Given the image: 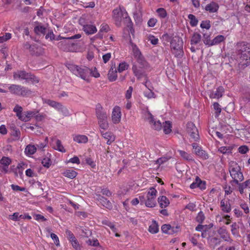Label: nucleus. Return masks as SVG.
<instances>
[{
	"mask_svg": "<svg viewBox=\"0 0 250 250\" xmlns=\"http://www.w3.org/2000/svg\"><path fill=\"white\" fill-rule=\"evenodd\" d=\"M237 59L239 65L247 66L250 64V44L241 42L237 44Z\"/></svg>",
	"mask_w": 250,
	"mask_h": 250,
	"instance_id": "f257e3e1",
	"label": "nucleus"
},
{
	"mask_svg": "<svg viewBox=\"0 0 250 250\" xmlns=\"http://www.w3.org/2000/svg\"><path fill=\"white\" fill-rule=\"evenodd\" d=\"M156 12H157L158 15H159V16L161 18H165L167 16V12H166V10L164 8H158L156 10Z\"/></svg>",
	"mask_w": 250,
	"mask_h": 250,
	"instance_id": "603ef678",
	"label": "nucleus"
},
{
	"mask_svg": "<svg viewBox=\"0 0 250 250\" xmlns=\"http://www.w3.org/2000/svg\"><path fill=\"white\" fill-rule=\"evenodd\" d=\"M9 89L12 94L19 96H24L29 93L27 89L19 85L12 84L9 86Z\"/></svg>",
	"mask_w": 250,
	"mask_h": 250,
	"instance_id": "ddd939ff",
	"label": "nucleus"
},
{
	"mask_svg": "<svg viewBox=\"0 0 250 250\" xmlns=\"http://www.w3.org/2000/svg\"><path fill=\"white\" fill-rule=\"evenodd\" d=\"M27 45L29 46L30 52L33 54L39 55L43 52L42 48L39 44L34 43L31 45Z\"/></svg>",
	"mask_w": 250,
	"mask_h": 250,
	"instance_id": "4be33fe9",
	"label": "nucleus"
},
{
	"mask_svg": "<svg viewBox=\"0 0 250 250\" xmlns=\"http://www.w3.org/2000/svg\"><path fill=\"white\" fill-rule=\"evenodd\" d=\"M217 233L220 237L225 241L231 243L232 240L230 237L229 233L228 232L226 227H222L217 229Z\"/></svg>",
	"mask_w": 250,
	"mask_h": 250,
	"instance_id": "a211bd4d",
	"label": "nucleus"
},
{
	"mask_svg": "<svg viewBox=\"0 0 250 250\" xmlns=\"http://www.w3.org/2000/svg\"><path fill=\"white\" fill-rule=\"evenodd\" d=\"M171 47L173 53L177 57H180L183 54V41L179 37H174L170 42Z\"/></svg>",
	"mask_w": 250,
	"mask_h": 250,
	"instance_id": "9b49d317",
	"label": "nucleus"
},
{
	"mask_svg": "<svg viewBox=\"0 0 250 250\" xmlns=\"http://www.w3.org/2000/svg\"><path fill=\"white\" fill-rule=\"evenodd\" d=\"M158 202L161 208H165L169 204V200L165 196H162L158 198Z\"/></svg>",
	"mask_w": 250,
	"mask_h": 250,
	"instance_id": "2f4dec72",
	"label": "nucleus"
},
{
	"mask_svg": "<svg viewBox=\"0 0 250 250\" xmlns=\"http://www.w3.org/2000/svg\"><path fill=\"white\" fill-rule=\"evenodd\" d=\"M224 88L222 87H219L215 91L210 92L209 97L210 98L218 99L222 96Z\"/></svg>",
	"mask_w": 250,
	"mask_h": 250,
	"instance_id": "393cba45",
	"label": "nucleus"
},
{
	"mask_svg": "<svg viewBox=\"0 0 250 250\" xmlns=\"http://www.w3.org/2000/svg\"><path fill=\"white\" fill-rule=\"evenodd\" d=\"M225 39V37L223 35H218L215 37L213 40L209 41L208 44L209 45H214L219 44V43L223 42Z\"/></svg>",
	"mask_w": 250,
	"mask_h": 250,
	"instance_id": "72a5a7b5",
	"label": "nucleus"
},
{
	"mask_svg": "<svg viewBox=\"0 0 250 250\" xmlns=\"http://www.w3.org/2000/svg\"><path fill=\"white\" fill-rule=\"evenodd\" d=\"M25 174L29 177H33L36 176V173L30 168H28L25 171Z\"/></svg>",
	"mask_w": 250,
	"mask_h": 250,
	"instance_id": "338daca9",
	"label": "nucleus"
},
{
	"mask_svg": "<svg viewBox=\"0 0 250 250\" xmlns=\"http://www.w3.org/2000/svg\"><path fill=\"white\" fill-rule=\"evenodd\" d=\"M68 163H71L72 164H79L80 163V161L79 158L77 156H74V157L70 159L67 162Z\"/></svg>",
	"mask_w": 250,
	"mask_h": 250,
	"instance_id": "69168bd1",
	"label": "nucleus"
},
{
	"mask_svg": "<svg viewBox=\"0 0 250 250\" xmlns=\"http://www.w3.org/2000/svg\"><path fill=\"white\" fill-rule=\"evenodd\" d=\"M37 151V147L33 144L27 145L24 150L25 155L28 157H30Z\"/></svg>",
	"mask_w": 250,
	"mask_h": 250,
	"instance_id": "a878e982",
	"label": "nucleus"
},
{
	"mask_svg": "<svg viewBox=\"0 0 250 250\" xmlns=\"http://www.w3.org/2000/svg\"><path fill=\"white\" fill-rule=\"evenodd\" d=\"M96 115L98 119V123L100 131L107 130L109 126L107 122V113L106 111L104 109L100 104H97L96 105Z\"/></svg>",
	"mask_w": 250,
	"mask_h": 250,
	"instance_id": "39448f33",
	"label": "nucleus"
},
{
	"mask_svg": "<svg viewBox=\"0 0 250 250\" xmlns=\"http://www.w3.org/2000/svg\"><path fill=\"white\" fill-rule=\"evenodd\" d=\"M143 119L149 123L153 129L157 130L161 129L162 125L159 120H156L147 108L144 109L142 112Z\"/></svg>",
	"mask_w": 250,
	"mask_h": 250,
	"instance_id": "6e6552de",
	"label": "nucleus"
},
{
	"mask_svg": "<svg viewBox=\"0 0 250 250\" xmlns=\"http://www.w3.org/2000/svg\"><path fill=\"white\" fill-rule=\"evenodd\" d=\"M221 206L223 211L226 212H229L230 210V207L229 204L227 201L222 200L221 202Z\"/></svg>",
	"mask_w": 250,
	"mask_h": 250,
	"instance_id": "ea45409f",
	"label": "nucleus"
},
{
	"mask_svg": "<svg viewBox=\"0 0 250 250\" xmlns=\"http://www.w3.org/2000/svg\"><path fill=\"white\" fill-rule=\"evenodd\" d=\"M234 148L233 145L229 146H221L219 148L218 151L223 154H228L232 152V150Z\"/></svg>",
	"mask_w": 250,
	"mask_h": 250,
	"instance_id": "473e14b6",
	"label": "nucleus"
},
{
	"mask_svg": "<svg viewBox=\"0 0 250 250\" xmlns=\"http://www.w3.org/2000/svg\"><path fill=\"white\" fill-rule=\"evenodd\" d=\"M101 133L103 137L105 139L107 140L106 143L108 145H110L115 141V137L112 134V133L109 132H104V131L103 130H101Z\"/></svg>",
	"mask_w": 250,
	"mask_h": 250,
	"instance_id": "bb28decb",
	"label": "nucleus"
},
{
	"mask_svg": "<svg viewBox=\"0 0 250 250\" xmlns=\"http://www.w3.org/2000/svg\"><path fill=\"white\" fill-rule=\"evenodd\" d=\"M190 188L191 189H194L197 188H199L201 189H205V185L199 178H197L195 180V181L193 182L190 185Z\"/></svg>",
	"mask_w": 250,
	"mask_h": 250,
	"instance_id": "7c9ffc66",
	"label": "nucleus"
},
{
	"mask_svg": "<svg viewBox=\"0 0 250 250\" xmlns=\"http://www.w3.org/2000/svg\"><path fill=\"white\" fill-rule=\"evenodd\" d=\"M249 149L248 147L245 145L240 146L238 149V152L242 154H246L249 151Z\"/></svg>",
	"mask_w": 250,
	"mask_h": 250,
	"instance_id": "13d9d810",
	"label": "nucleus"
},
{
	"mask_svg": "<svg viewBox=\"0 0 250 250\" xmlns=\"http://www.w3.org/2000/svg\"><path fill=\"white\" fill-rule=\"evenodd\" d=\"M121 109L118 106L114 107L111 114V120L113 124H119L121 120Z\"/></svg>",
	"mask_w": 250,
	"mask_h": 250,
	"instance_id": "dca6fc26",
	"label": "nucleus"
},
{
	"mask_svg": "<svg viewBox=\"0 0 250 250\" xmlns=\"http://www.w3.org/2000/svg\"><path fill=\"white\" fill-rule=\"evenodd\" d=\"M63 175L70 179L74 178L77 175V173L73 169H67L63 172Z\"/></svg>",
	"mask_w": 250,
	"mask_h": 250,
	"instance_id": "e433bc0d",
	"label": "nucleus"
},
{
	"mask_svg": "<svg viewBox=\"0 0 250 250\" xmlns=\"http://www.w3.org/2000/svg\"><path fill=\"white\" fill-rule=\"evenodd\" d=\"M112 18L115 24L118 26L121 25L122 18H124L127 22L131 21L127 12L123 7H119L114 9L112 12Z\"/></svg>",
	"mask_w": 250,
	"mask_h": 250,
	"instance_id": "423d86ee",
	"label": "nucleus"
},
{
	"mask_svg": "<svg viewBox=\"0 0 250 250\" xmlns=\"http://www.w3.org/2000/svg\"><path fill=\"white\" fill-rule=\"evenodd\" d=\"M149 231L151 233H156L159 230L158 226L155 221H153L148 229Z\"/></svg>",
	"mask_w": 250,
	"mask_h": 250,
	"instance_id": "4c0bfd02",
	"label": "nucleus"
},
{
	"mask_svg": "<svg viewBox=\"0 0 250 250\" xmlns=\"http://www.w3.org/2000/svg\"><path fill=\"white\" fill-rule=\"evenodd\" d=\"M171 124L169 121H166L163 125V130L165 134H169L171 131Z\"/></svg>",
	"mask_w": 250,
	"mask_h": 250,
	"instance_id": "58836bf2",
	"label": "nucleus"
},
{
	"mask_svg": "<svg viewBox=\"0 0 250 250\" xmlns=\"http://www.w3.org/2000/svg\"><path fill=\"white\" fill-rule=\"evenodd\" d=\"M146 40L153 45H156L158 44L159 40L154 36L149 34L146 36Z\"/></svg>",
	"mask_w": 250,
	"mask_h": 250,
	"instance_id": "37998d69",
	"label": "nucleus"
},
{
	"mask_svg": "<svg viewBox=\"0 0 250 250\" xmlns=\"http://www.w3.org/2000/svg\"><path fill=\"white\" fill-rule=\"evenodd\" d=\"M229 171L231 178L236 184H238L244 179L243 173L240 167L234 161L229 163Z\"/></svg>",
	"mask_w": 250,
	"mask_h": 250,
	"instance_id": "0eeeda50",
	"label": "nucleus"
},
{
	"mask_svg": "<svg viewBox=\"0 0 250 250\" xmlns=\"http://www.w3.org/2000/svg\"><path fill=\"white\" fill-rule=\"evenodd\" d=\"M188 19L190 20V24L192 26H195L198 23V20L195 16L192 14H189Z\"/></svg>",
	"mask_w": 250,
	"mask_h": 250,
	"instance_id": "09e8293b",
	"label": "nucleus"
},
{
	"mask_svg": "<svg viewBox=\"0 0 250 250\" xmlns=\"http://www.w3.org/2000/svg\"><path fill=\"white\" fill-rule=\"evenodd\" d=\"M34 31L38 35H44L46 31V27L42 24H39L35 27Z\"/></svg>",
	"mask_w": 250,
	"mask_h": 250,
	"instance_id": "c9c22d12",
	"label": "nucleus"
},
{
	"mask_svg": "<svg viewBox=\"0 0 250 250\" xmlns=\"http://www.w3.org/2000/svg\"><path fill=\"white\" fill-rule=\"evenodd\" d=\"M179 227H176L175 229L169 225L165 224L162 226V231L165 233L172 234L173 233L177 232L179 230Z\"/></svg>",
	"mask_w": 250,
	"mask_h": 250,
	"instance_id": "b1692460",
	"label": "nucleus"
},
{
	"mask_svg": "<svg viewBox=\"0 0 250 250\" xmlns=\"http://www.w3.org/2000/svg\"><path fill=\"white\" fill-rule=\"evenodd\" d=\"M157 194V190L154 188H150L146 195L143 194L139 196L141 204H145L148 208L155 207L157 204L156 200Z\"/></svg>",
	"mask_w": 250,
	"mask_h": 250,
	"instance_id": "20e7f679",
	"label": "nucleus"
},
{
	"mask_svg": "<svg viewBox=\"0 0 250 250\" xmlns=\"http://www.w3.org/2000/svg\"><path fill=\"white\" fill-rule=\"evenodd\" d=\"M13 111L14 112L16 113L17 116L18 117L19 119H20V117L21 116L22 114V108L21 106L16 105L15 107H14Z\"/></svg>",
	"mask_w": 250,
	"mask_h": 250,
	"instance_id": "8fccbe9b",
	"label": "nucleus"
},
{
	"mask_svg": "<svg viewBox=\"0 0 250 250\" xmlns=\"http://www.w3.org/2000/svg\"><path fill=\"white\" fill-rule=\"evenodd\" d=\"M42 163L44 167L48 168L51 165V161L48 158L45 157L42 159Z\"/></svg>",
	"mask_w": 250,
	"mask_h": 250,
	"instance_id": "bf43d9fd",
	"label": "nucleus"
},
{
	"mask_svg": "<svg viewBox=\"0 0 250 250\" xmlns=\"http://www.w3.org/2000/svg\"><path fill=\"white\" fill-rule=\"evenodd\" d=\"M14 78L17 80H25L33 83H38L39 79L30 73H27L24 71H17L14 74Z\"/></svg>",
	"mask_w": 250,
	"mask_h": 250,
	"instance_id": "f8f14e48",
	"label": "nucleus"
},
{
	"mask_svg": "<svg viewBox=\"0 0 250 250\" xmlns=\"http://www.w3.org/2000/svg\"><path fill=\"white\" fill-rule=\"evenodd\" d=\"M43 103L49 105V106L57 109L59 111H61V112H63L65 116L68 114V111L67 109L63 105H62L60 103L49 99L43 100Z\"/></svg>",
	"mask_w": 250,
	"mask_h": 250,
	"instance_id": "4468645a",
	"label": "nucleus"
},
{
	"mask_svg": "<svg viewBox=\"0 0 250 250\" xmlns=\"http://www.w3.org/2000/svg\"><path fill=\"white\" fill-rule=\"evenodd\" d=\"M132 91L133 87L132 86H129L128 89L126 90L125 94V97L126 99L128 100L131 98Z\"/></svg>",
	"mask_w": 250,
	"mask_h": 250,
	"instance_id": "0e129e2a",
	"label": "nucleus"
},
{
	"mask_svg": "<svg viewBox=\"0 0 250 250\" xmlns=\"http://www.w3.org/2000/svg\"><path fill=\"white\" fill-rule=\"evenodd\" d=\"M187 131L194 141H197L199 139V134L197 128L192 123H188L187 125Z\"/></svg>",
	"mask_w": 250,
	"mask_h": 250,
	"instance_id": "2eb2a0df",
	"label": "nucleus"
},
{
	"mask_svg": "<svg viewBox=\"0 0 250 250\" xmlns=\"http://www.w3.org/2000/svg\"><path fill=\"white\" fill-rule=\"evenodd\" d=\"M178 151L179 152L180 156L184 160H188V161L192 160V157L191 155L190 154L188 153L187 152H186L184 151H183V150H178Z\"/></svg>",
	"mask_w": 250,
	"mask_h": 250,
	"instance_id": "c03bdc74",
	"label": "nucleus"
},
{
	"mask_svg": "<svg viewBox=\"0 0 250 250\" xmlns=\"http://www.w3.org/2000/svg\"><path fill=\"white\" fill-rule=\"evenodd\" d=\"M209 243L213 247H214L220 244V239L216 237H210L209 240Z\"/></svg>",
	"mask_w": 250,
	"mask_h": 250,
	"instance_id": "79ce46f5",
	"label": "nucleus"
},
{
	"mask_svg": "<svg viewBox=\"0 0 250 250\" xmlns=\"http://www.w3.org/2000/svg\"><path fill=\"white\" fill-rule=\"evenodd\" d=\"M129 67L128 64L125 62H121L119 63L118 67V72L121 73L128 69Z\"/></svg>",
	"mask_w": 250,
	"mask_h": 250,
	"instance_id": "de8ad7c7",
	"label": "nucleus"
},
{
	"mask_svg": "<svg viewBox=\"0 0 250 250\" xmlns=\"http://www.w3.org/2000/svg\"><path fill=\"white\" fill-rule=\"evenodd\" d=\"M37 113V111L36 110L24 112L22 113L19 119L23 122H28L30 121L32 118L34 117Z\"/></svg>",
	"mask_w": 250,
	"mask_h": 250,
	"instance_id": "412c9836",
	"label": "nucleus"
},
{
	"mask_svg": "<svg viewBox=\"0 0 250 250\" xmlns=\"http://www.w3.org/2000/svg\"><path fill=\"white\" fill-rule=\"evenodd\" d=\"M111 57V54L110 53H107L104 54L103 56V60L104 63H105L107 62H108L109 61V60L110 59Z\"/></svg>",
	"mask_w": 250,
	"mask_h": 250,
	"instance_id": "774afa93",
	"label": "nucleus"
},
{
	"mask_svg": "<svg viewBox=\"0 0 250 250\" xmlns=\"http://www.w3.org/2000/svg\"><path fill=\"white\" fill-rule=\"evenodd\" d=\"M239 226L236 223H233L231 225V231L234 236L239 235Z\"/></svg>",
	"mask_w": 250,
	"mask_h": 250,
	"instance_id": "a18cd8bd",
	"label": "nucleus"
},
{
	"mask_svg": "<svg viewBox=\"0 0 250 250\" xmlns=\"http://www.w3.org/2000/svg\"><path fill=\"white\" fill-rule=\"evenodd\" d=\"M200 27L202 28H205L206 29H209L210 27L209 21H203L200 24Z\"/></svg>",
	"mask_w": 250,
	"mask_h": 250,
	"instance_id": "052dcab7",
	"label": "nucleus"
},
{
	"mask_svg": "<svg viewBox=\"0 0 250 250\" xmlns=\"http://www.w3.org/2000/svg\"><path fill=\"white\" fill-rule=\"evenodd\" d=\"M83 30L88 35L94 34L97 31L96 26L93 23H85L83 25Z\"/></svg>",
	"mask_w": 250,
	"mask_h": 250,
	"instance_id": "aec40b11",
	"label": "nucleus"
},
{
	"mask_svg": "<svg viewBox=\"0 0 250 250\" xmlns=\"http://www.w3.org/2000/svg\"><path fill=\"white\" fill-rule=\"evenodd\" d=\"M131 47L133 56L137 60V62L140 65L138 67L137 64H134L133 65L132 70L135 76L140 78L143 73V68L146 66L147 63L144 60L138 47L134 44H131Z\"/></svg>",
	"mask_w": 250,
	"mask_h": 250,
	"instance_id": "f03ea898",
	"label": "nucleus"
},
{
	"mask_svg": "<svg viewBox=\"0 0 250 250\" xmlns=\"http://www.w3.org/2000/svg\"><path fill=\"white\" fill-rule=\"evenodd\" d=\"M11 163V160L7 157H3L0 160V168L2 172L4 173H9L10 170L9 169V166Z\"/></svg>",
	"mask_w": 250,
	"mask_h": 250,
	"instance_id": "f3484780",
	"label": "nucleus"
},
{
	"mask_svg": "<svg viewBox=\"0 0 250 250\" xmlns=\"http://www.w3.org/2000/svg\"><path fill=\"white\" fill-rule=\"evenodd\" d=\"M89 74L92 77L96 78H99L100 76V74L96 67L90 69Z\"/></svg>",
	"mask_w": 250,
	"mask_h": 250,
	"instance_id": "5fc2aeb1",
	"label": "nucleus"
},
{
	"mask_svg": "<svg viewBox=\"0 0 250 250\" xmlns=\"http://www.w3.org/2000/svg\"><path fill=\"white\" fill-rule=\"evenodd\" d=\"M97 200L102 206L105 207L106 208L110 209L112 208L111 203L104 197L100 195L98 196Z\"/></svg>",
	"mask_w": 250,
	"mask_h": 250,
	"instance_id": "cd10ccee",
	"label": "nucleus"
},
{
	"mask_svg": "<svg viewBox=\"0 0 250 250\" xmlns=\"http://www.w3.org/2000/svg\"><path fill=\"white\" fill-rule=\"evenodd\" d=\"M103 224L108 226L113 232H116L117 231V229L115 227L113 224L107 220H104L102 221Z\"/></svg>",
	"mask_w": 250,
	"mask_h": 250,
	"instance_id": "3c124183",
	"label": "nucleus"
},
{
	"mask_svg": "<svg viewBox=\"0 0 250 250\" xmlns=\"http://www.w3.org/2000/svg\"><path fill=\"white\" fill-rule=\"evenodd\" d=\"M50 145L53 148L60 152L64 153L66 151L65 149L62 144L61 141L57 139L52 138Z\"/></svg>",
	"mask_w": 250,
	"mask_h": 250,
	"instance_id": "6ab92c4d",
	"label": "nucleus"
},
{
	"mask_svg": "<svg viewBox=\"0 0 250 250\" xmlns=\"http://www.w3.org/2000/svg\"><path fill=\"white\" fill-rule=\"evenodd\" d=\"M143 119L149 123L153 129L157 130L161 129L162 125L159 120H156L147 108L144 109L142 112Z\"/></svg>",
	"mask_w": 250,
	"mask_h": 250,
	"instance_id": "1a4fd4ad",
	"label": "nucleus"
},
{
	"mask_svg": "<svg viewBox=\"0 0 250 250\" xmlns=\"http://www.w3.org/2000/svg\"><path fill=\"white\" fill-rule=\"evenodd\" d=\"M144 94L145 96L148 99H151L155 97L154 93L152 92V89L147 90L145 91Z\"/></svg>",
	"mask_w": 250,
	"mask_h": 250,
	"instance_id": "4d7b16f0",
	"label": "nucleus"
},
{
	"mask_svg": "<svg viewBox=\"0 0 250 250\" xmlns=\"http://www.w3.org/2000/svg\"><path fill=\"white\" fill-rule=\"evenodd\" d=\"M109 26L105 23H102L100 26V29L99 33L97 34V37L99 39H102L103 37V32H107L109 30Z\"/></svg>",
	"mask_w": 250,
	"mask_h": 250,
	"instance_id": "f704fd0d",
	"label": "nucleus"
},
{
	"mask_svg": "<svg viewBox=\"0 0 250 250\" xmlns=\"http://www.w3.org/2000/svg\"><path fill=\"white\" fill-rule=\"evenodd\" d=\"M74 141L79 144H85L88 141V138L86 136L84 135H75L73 137Z\"/></svg>",
	"mask_w": 250,
	"mask_h": 250,
	"instance_id": "c85d7f7f",
	"label": "nucleus"
},
{
	"mask_svg": "<svg viewBox=\"0 0 250 250\" xmlns=\"http://www.w3.org/2000/svg\"><path fill=\"white\" fill-rule=\"evenodd\" d=\"M108 79L111 82L115 81L117 78V70L115 65H112L108 72Z\"/></svg>",
	"mask_w": 250,
	"mask_h": 250,
	"instance_id": "5701e85b",
	"label": "nucleus"
},
{
	"mask_svg": "<svg viewBox=\"0 0 250 250\" xmlns=\"http://www.w3.org/2000/svg\"><path fill=\"white\" fill-rule=\"evenodd\" d=\"M219 8V5L215 2H211L208 4L205 7V10L210 13H214L217 12Z\"/></svg>",
	"mask_w": 250,
	"mask_h": 250,
	"instance_id": "c756f323",
	"label": "nucleus"
},
{
	"mask_svg": "<svg viewBox=\"0 0 250 250\" xmlns=\"http://www.w3.org/2000/svg\"><path fill=\"white\" fill-rule=\"evenodd\" d=\"M58 47L65 51L79 52L80 48L77 44L71 42L68 37L60 41L57 44Z\"/></svg>",
	"mask_w": 250,
	"mask_h": 250,
	"instance_id": "9d476101",
	"label": "nucleus"
},
{
	"mask_svg": "<svg viewBox=\"0 0 250 250\" xmlns=\"http://www.w3.org/2000/svg\"><path fill=\"white\" fill-rule=\"evenodd\" d=\"M197 155L203 159L206 160L208 158V155L205 152V151L202 150V151H198L197 153Z\"/></svg>",
	"mask_w": 250,
	"mask_h": 250,
	"instance_id": "680f3d73",
	"label": "nucleus"
},
{
	"mask_svg": "<svg viewBox=\"0 0 250 250\" xmlns=\"http://www.w3.org/2000/svg\"><path fill=\"white\" fill-rule=\"evenodd\" d=\"M65 233L66 235V237L69 240V242L71 244L73 242L75 241L76 240H77L74 234L72 233L71 231L67 229L65 231Z\"/></svg>",
	"mask_w": 250,
	"mask_h": 250,
	"instance_id": "49530a36",
	"label": "nucleus"
},
{
	"mask_svg": "<svg viewBox=\"0 0 250 250\" xmlns=\"http://www.w3.org/2000/svg\"><path fill=\"white\" fill-rule=\"evenodd\" d=\"M11 38V34L6 33L2 36L0 37V43H3Z\"/></svg>",
	"mask_w": 250,
	"mask_h": 250,
	"instance_id": "864d4df0",
	"label": "nucleus"
},
{
	"mask_svg": "<svg viewBox=\"0 0 250 250\" xmlns=\"http://www.w3.org/2000/svg\"><path fill=\"white\" fill-rule=\"evenodd\" d=\"M67 68L75 75L81 78L82 79L88 81L89 78L90 69L83 65H77L73 63H67Z\"/></svg>",
	"mask_w": 250,
	"mask_h": 250,
	"instance_id": "7ed1b4c3",
	"label": "nucleus"
},
{
	"mask_svg": "<svg viewBox=\"0 0 250 250\" xmlns=\"http://www.w3.org/2000/svg\"><path fill=\"white\" fill-rule=\"evenodd\" d=\"M201 40V36L198 33H194L191 40V44H196L198 43Z\"/></svg>",
	"mask_w": 250,
	"mask_h": 250,
	"instance_id": "a19ab883",
	"label": "nucleus"
},
{
	"mask_svg": "<svg viewBox=\"0 0 250 250\" xmlns=\"http://www.w3.org/2000/svg\"><path fill=\"white\" fill-rule=\"evenodd\" d=\"M89 245L96 247L99 245V243L97 239H89L86 242Z\"/></svg>",
	"mask_w": 250,
	"mask_h": 250,
	"instance_id": "e2e57ef3",
	"label": "nucleus"
},
{
	"mask_svg": "<svg viewBox=\"0 0 250 250\" xmlns=\"http://www.w3.org/2000/svg\"><path fill=\"white\" fill-rule=\"evenodd\" d=\"M50 237L51 238L52 240L54 241L55 245L57 247L60 246V240H59V237H58V236L56 234H55V233L51 234Z\"/></svg>",
	"mask_w": 250,
	"mask_h": 250,
	"instance_id": "6e6d98bb",
	"label": "nucleus"
}]
</instances>
